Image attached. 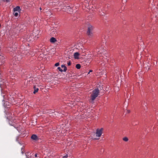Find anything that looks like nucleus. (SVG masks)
Segmentation results:
<instances>
[{"mask_svg": "<svg viewBox=\"0 0 158 158\" xmlns=\"http://www.w3.org/2000/svg\"><path fill=\"white\" fill-rule=\"evenodd\" d=\"M100 91L98 88H96L93 90L92 94H91V100L93 101L99 94Z\"/></svg>", "mask_w": 158, "mask_h": 158, "instance_id": "obj_1", "label": "nucleus"}, {"mask_svg": "<svg viewBox=\"0 0 158 158\" xmlns=\"http://www.w3.org/2000/svg\"><path fill=\"white\" fill-rule=\"evenodd\" d=\"M94 27L91 25H89L88 26L87 34L90 37L93 36V31Z\"/></svg>", "mask_w": 158, "mask_h": 158, "instance_id": "obj_2", "label": "nucleus"}, {"mask_svg": "<svg viewBox=\"0 0 158 158\" xmlns=\"http://www.w3.org/2000/svg\"><path fill=\"white\" fill-rule=\"evenodd\" d=\"M103 130V129L102 128L100 129H97L96 132V136L98 137H100L102 134Z\"/></svg>", "mask_w": 158, "mask_h": 158, "instance_id": "obj_3", "label": "nucleus"}, {"mask_svg": "<svg viewBox=\"0 0 158 158\" xmlns=\"http://www.w3.org/2000/svg\"><path fill=\"white\" fill-rule=\"evenodd\" d=\"M63 9H64L65 11L68 13H70L72 12L73 9L70 7L69 6H65L64 7Z\"/></svg>", "mask_w": 158, "mask_h": 158, "instance_id": "obj_4", "label": "nucleus"}, {"mask_svg": "<svg viewBox=\"0 0 158 158\" xmlns=\"http://www.w3.org/2000/svg\"><path fill=\"white\" fill-rule=\"evenodd\" d=\"M31 139L34 140H37L38 139V136L35 135L33 134L32 135L31 137Z\"/></svg>", "mask_w": 158, "mask_h": 158, "instance_id": "obj_5", "label": "nucleus"}, {"mask_svg": "<svg viewBox=\"0 0 158 158\" xmlns=\"http://www.w3.org/2000/svg\"><path fill=\"white\" fill-rule=\"evenodd\" d=\"M79 54L77 52H75L74 54V57L76 59H79Z\"/></svg>", "mask_w": 158, "mask_h": 158, "instance_id": "obj_6", "label": "nucleus"}, {"mask_svg": "<svg viewBox=\"0 0 158 158\" xmlns=\"http://www.w3.org/2000/svg\"><path fill=\"white\" fill-rule=\"evenodd\" d=\"M98 49H100V50H99L98 51V52H100V53L101 52H104L105 50L102 47H98Z\"/></svg>", "mask_w": 158, "mask_h": 158, "instance_id": "obj_7", "label": "nucleus"}, {"mask_svg": "<svg viewBox=\"0 0 158 158\" xmlns=\"http://www.w3.org/2000/svg\"><path fill=\"white\" fill-rule=\"evenodd\" d=\"M56 41V39L53 37H52L50 39V42L52 43H55Z\"/></svg>", "mask_w": 158, "mask_h": 158, "instance_id": "obj_8", "label": "nucleus"}, {"mask_svg": "<svg viewBox=\"0 0 158 158\" xmlns=\"http://www.w3.org/2000/svg\"><path fill=\"white\" fill-rule=\"evenodd\" d=\"M34 91L33 92V93L35 94L37 92H38L39 89L38 88L36 87V86H34Z\"/></svg>", "mask_w": 158, "mask_h": 158, "instance_id": "obj_9", "label": "nucleus"}, {"mask_svg": "<svg viewBox=\"0 0 158 158\" xmlns=\"http://www.w3.org/2000/svg\"><path fill=\"white\" fill-rule=\"evenodd\" d=\"M20 10V7L19 6H17L16 7H15V8H14V12H15L16 11H19V10Z\"/></svg>", "mask_w": 158, "mask_h": 158, "instance_id": "obj_10", "label": "nucleus"}, {"mask_svg": "<svg viewBox=\"0 0 158 158\" xmlns=\"http://www.w3.org/2000/svg\"><path fill=\"white\" fill-rule=\"evenodd\" d=\"M15 48L13 47L12 48L10 47L7 48V50L10 52H12L13 51L15 50Z\"/></svg>", "mask_w": 158, "mask_h": 158, "instance_id": "obj_11", "label": "nucleus"}, {"mask_svg": "<svg viewBox=\"0 0 158 158\" xmlns=\"http://www.w3.org/2000/svg\"><path fill=\"white\" fill-rule=\"evenodd\" d=\"M18 27H19V30L20 31L23 28L24 25L23 24H19L18 26Z\"/></svg>", "mask_w": 158, "mask_h": 158, "instance_id": "obj_12", "label": "nucleus"}, {"mask_svg": "<svg viewBox=\"0 0 158 158\" xmlns=\"http://www.w3.org/2000/svg\"><path fill=\"white\" fill-rule=\"evenodd\" d=\"M61 67L62 68H63V71L64 72H66L67 70V68L64 65H61Z\"/></svg>", "mask_w": 158, "mask_h": 158, "instance_id": "obj_13", "label": "nucleus"}, {"mask_svg": "<svg viewBox=\"0 0 158 158\" xmlns=\"http://www.w3.org/2000/svg\"><path fill=\"white\" fill-rule=\"evenodd\" d=\"M123 140L125 142H127L128 140V139L127 137H124L123 139Z\"/></svg>", "mask_w": 158, "mask_h": 158, "instance_id": "obj_14", "label": "nucleus"}, {"mask_svg": "<svg viewBox=\"0 0 158 158\" xmlns=\"http://www.w3.org/2000/svg\"><path fill=\"white\" fill-rule=\"evenodd\" d=\"M76 68L78 69H79L81 68V65L79 64H77L76 65Z\"/></svg>", "mask_w": 158, "mask_h": 158, "instance_id": "obj_15", "label": "nucleus"}, {"mask_svg": "<svg viewBox=\"0 0 158 158\" xmlns=\"http://www.w3.org/2000/svg\"><path fill=\"white\" fill-rule=\"evenodd\" d=\"M58 69L60 72H62L63 71V70L60 67H58L57 68Z\"/></svg>", "mask_w": 158, "mask_h": 158, "instance_id": "obj_16", "label": "nucleus"}, {"mask_svg": "<svg viewBox=\"0 0 158 158\" xmlns=\"http://www.w3.org/2000/svg\"><path fill=\"white\" fill-rule=\"evenodd\" d=\"M14 15L16 17H17L18 15V12H14Z\"/></svg>", "mask_w": 158, "mask_h": 158, "instance_id": "obj_17", "label": "nucleus"}, {"mask_svg": "<svg viewBox=\"0 0 158 158\" xmlns=\"http://www.w3.org/2000/svg\"><path fill=\"white\" fill-rule=\"evenodd\" d=\"M16 64H15V65H16ZM17 67V66H16L15 65V66H14L12 67V68H13V69H15L16 70V67Z\"/></svg>", "mask_w": 158, "mask_h": 158, "instance_id": "obj_18", "label": "nucleus"}, {"mask_svg": "<svg viewBox=\"0 0 158 158\" xmlns=\"http://www.w3.org/2000/svg\"><path fill=\"white\" fill-rule=\"evenodd\" d=\"M28 153H26V157H27L26 158H31V157H29L28 156H29L28 155Z\"/></svg>", "mask_w": 158, "mask_h": 158, "instance_id": "obj_19", "label": "nucleus"}, {"mask_svg": "<svg viewBox=\"0 0 158 158\" xmlns=\"http://www.w3.org/2000/svg\"><path fill=\"white\" fill-rule=\"evenodd\" d=\"M59 65V63H56L55 64V65L56 66H58Z\"/></svg>", "mask_w": 158, "mask_h": 158, "instance_id": "obj_20", "label": "nucleus"}, {"mask_svg": "<svg viewBox=\"0 0 158 158\" xmlns=\"http://www.w3.org/2000/svg\"><path fill=\"white\" fill-rule=\"evenodd\" d=\"M68 65V66H70L71 64V63L70 61H69L67 63Z\"/></svg>", "mask_w": 158, "mask_h": 158, "instance_id": "obj_21", "label": "nucleus"}, {"mask_svg": "<svg viewBox=\"0 0 158 158\" xmlns=\"http://www.w3.org/2000/svg\"><path fill=\"white\" fill-rule=\"evenodd\" d=\"M68 157V155H67L65 156H64L63 157V158H67V157Z\"/></svg>", "mask_w": 158, "mask_h": 158, "instance_id": "obj_22", "label": "nucleus"}, {"mask_svg": "<svg viewBox=\"0 0 158 158\" xmlns=\"http://www.w3.org/2000/svg\"><path fill=\"white\" fill-rule=\"evenodd\" d=\"M127 0H122V2L123 3H125L126 2Z\"/></svg>", "mask_w": 158, "mask_h": 158, "instance_id": "obj_23", "label": "nucleus"}, {"mask_svg": "<svg viewBox=\"0 0 158 158\" xmlns=\"http://www.w3.org/2000/svg\"><path fill=\"white\" fill-rule=\"evenodd\" d=\"M19 136H17L16 138V140L17 141H18L19 140Z\"/></svg>", "mask_w": 158, "mask_h": 158, "instance_id": "obj_24", "label": "nucleus"}, {"mask_svg": "<svg viewBox=\"0 0 158 158\" xmlns=\"http://www.w3.org/2000/svg\"><path fill=\"white\" fill-rule=\"evenodd\" d=\"M0 58H2V59H3L4 58V57H3V56H1L0 55Z\"/></svg>", "mask_w": 158, "mask_h": 158, "instance_id": "obj_25", "label": "nucleus"}, {"mask_svg": "<svg viewBox=\"0 0 158 158\" xmlns=\"http://www.w3.org/2000/svg\"><path fill=\"white\" fill-rule=\"evenodd\" d=\"M27 41H31V39H29V38H27Z\"/></svg>", "mask_w": 158, "mask_h": 158, "instance_id": "obj_26", "label": "nucleus"}, {"mask_svg": "<svg viewBox=\"0 0 158 158\" xmlns=\"http://www.w3.org/2000/svg\"><path fill=\"white\" fill-rule=\"evenodd\" d=\"M35 157H37L38 156V154L36 153L35 155Z\"/></svg>", "mask_w": 158, "mask_h": 158, "instance_id": "obj_27", "label": "nucleus"}, {"mask_svg": "<svg viewBox=\"0 0 158 158\" xmlns=\"http://www.w3.org/2000/svg\"><path fill=\"white\" fill-rule=\"evenodd\" d=\"M92 71H93L92 70H89V72L88 73V74L89 73H90V72H92Z\"/></svg>", "mask_w": 158, "mask_h": 158, "instance_id": "obj_28", "label": "nucleus"}, {"mask_svg": "<svg viewBox=\"0 0 158 158\" xmlns=\"http://www.w3.org/2000/svg\"><path fill=\"white\" fill-rule=\"evenodd\" d=\"M10 1L11 0H6V1L8 2H10Z\"/></svg>", "mask_w": 158, "mask_h": 158, "instance_id": "obj_29", "label": "nucleus"}, {"mask_svg": "<svg viewBox=\"0 0 158 158\" xmlns=\"http://www.w3.org/2000/svg\"><path fill=\"white\" fill-rule=\"evenodd\" d=\"M93 139H95V140L98 139H97V138H94Z\"/></svg>", "mask_w": 158, "mask_h": 158, "instance_id": "obj_30", "label": "nucleus"}, {"mask_svg": "<svg viewBox=\"0 0 158 158\" xmlns=\"http://www.w3.org/2000/svg\"><path fill=\"white\" fill-rule=\"evenodd\" d=\"M40 10H42V9L41 7H40Z\"/></svg>", "mask_w": 158, "mask_h": 158, "instance_id": "obj_31", "label": "nucleus"}, {"mask_svg": "<svg viewBox=\"0 0 158 158\" xmlns=\"http://www.w3.org/2000/svg\"><path fill=\"white\" fill-rule=\"evenodd\" d=\"M127 111H128V113L130 112V111H129V110H127Z\"/></svg>", "mask_w": 158, "mask_h": 158, "instance_id": "obj_32", "label": "nucleus"}, {"mask_svg": "<svg viewBox=\"0 0 158 158\" xmlns=\"http://www.w3.org/2000/svg\"><path fill=\"white\" fill-rule=\"evenodd\" d=\"M22 153L23 154V151H22Z\"/></svg>", "mask_w": 158, "mask_h": 158, "instance_id": "obj_33", "label": "nucleus"}, {"mask_svg": "<svg viewBox=\"0 0 158 158\" xmlns=\"http://www.w3.org/2000/svg\"><path fill=\"white\" fill-rule=\"evenodd\" d=\"M53 114H54L55 115H56V114H54V113H53Z\"/></svg>", "mask_w": 158, "mask_h": 158, "instance_id": "obj_34", "label": "nucleus"}, {"mask_svg": "<svg viewBox=\"0 0 158 158\" xmlns=\"http://www.w3.org/2000/svg\"><path fill=\"white\" fill-rule=\"evenodd\" d=\"M105 40L104 41H106V40H105Z\"/></svg>", "mask_w": 158, "mask_h": 158, "instance_id": "obj_35", "label": "nucleus"}]
</instances>
